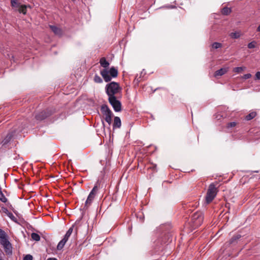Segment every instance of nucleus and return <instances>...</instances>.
<instances>
[{
  "label": "nucleus",
  "instance_id": "473e14b6",
  "mask_svg": "<svg viewBox=\"0 0 260 260\" xmlns=\"http://www.w3.org/2000/svg\"><path fill=\"white\" fill-rule=\"evenodd\" d=\"M237 124V123L236 122H230L228 124V126L227 127L228 128L229 127H235Z\"/></svg>",
  "mask_w": 260,
  "mask_h": 260
},
{
  "label": "nucleus",
  "instance_id": "bb28decb",
  "mask_svg": "<svg viewBox=\"0 0 260 260\" xmlns=\"http://www.w3.org/2000/svg\"><path fill=\"white\" fill-rule=\"evenodd\" d=\"M93 80L95 83H101L103 82L102 79L97 74L95 75Z\"/></svg>",
  "mask_w": 260,
  "mask_h": 260
},
{
  "label": "nucleus",
  "instance_id": "b1692460",
  "mask_svg": "<svg viewBox=\"0 0 260 260\" xmlns=\"http://www.w3.org/2000/svg\"><path fill=\"white\" fill-rule=\"evenodd\" d=\"M0 201L3 203L7 202V199L3 193L1 187H0Z\"/></svg>",
  "mask_w": 260,
  "mask_h": 260
},
{
  "label": "nucleus",
  "instance_id": "2f4dec72",
  "mask_svg": "<svg viewBox=\"0 0 260 260\" xmlns=\"http://www.w3.org/2000/svg\"><path fill=\"white\" fill-rule=\"evenodd\" d=\"M32 259H33V257L30 254H27L23 258V260H32Z\"/></svg>",
  "mask_w": 260,
  "mask_h": 260
},
{
  "label": "nucleus",
  "instance_id": "a878e982",
  "mask_svg": "<svg viewBox=\"0 0 260 260\" xmlns=\"http://www.w3.org/2000/svg\"><path fill=\"white\" fill-rule=\"evenodd\" d=\"M11 4L13 8H16L17 9L20 5V4L18 3L17 0H11Z\"/></svg>",
  "mask_w": 260,
  "mask_h": 260
},
{
  "label": "nucleus",
  "instance_id": "f03ea898",
  "mask_svg": "<svg viewBox=\"0 0 260 260\" xmlns=\"http://www.w3.org/2000/svg\"><path fill=\"white\" fill-rule=\"evenodd\" d=\"M100 74L105 82H108L111 80L112 78H116L118 76V70L114 67H112L109 71L107 69H103L100 72Z\"/></svg>",
  "mask_w": 260,
  "mask_h": 260
},
{
  "label": "nucleus",
  "instance_id": "7ed1b4c3",
  "mask_svg": "<svg viewBox=\"0 0 260 260\" xmlns=\"http://www.w3.org/2000/svg\"><path fill=\"white\" fill-rule=\"evenodd\" d=\"M217 192V190L215 184L213 183L210 184L206 196V202L207 204H209L213 201L216 196Z\"/></svg>",
  "mask_w": 260,
  "mask_h": 260
},
{
  "label": "nucleus",
  "instance_id": "ea45409f",
  "mask_svg": "<svg viewBox=\"0 0 260 260\" xmlns=\"http://www.w3.org/2000/svg\"><path fill=\"white\" fill-rule=\"evenodd\" d=\"M77 231H78V229H77V228L76 227V229H75V232H76V234H77Z\"/></svg>",
  "mask_w": 260,
  "mask_h": 260
},
{
  "label": "nucleus",
  "instance_id": "c756f323",
  "mask_svg": "<svg viewBox=\"0 0 260 260\" xmlns=\"http://www.w3.org/2000/svg\"><path fill=\"white\" fill-rule=\"evenodd\" d=\"M245 69V67H236L234 68L233 71L236 73H240Z\"/></svg>",
  "mask_w": 260,
  "mask_h": 260
},
{
  "label": "nucleus",
  "instance_id": "2eb2a0df",
  "mask_svg": "<svg viewBox=\"0 0 260 260\" xmlns=\"http://www.w3.org/2000/svg\"><path fill=\"white\" fill-rule=\"evenodd\" d=\"M50 28L51 30L55 34L58 36H61L62 35V30L60 28L56 27L54 25H49Z\"/></svg>",
  "mask_w": 260,
  "mask_h": 260
},
{
  "label": "nucleus",
  "instance_id": "423d86ee",
  "mask_svg": "<svg viewBox=\"0 0 260 260\" xmlns=\"http://www.w3.org/2000/svg\"><path fill=\"white\" fill-rule=\"evenodd\" d=\"M98 190V187L96 184H95L90 192L89 193L87 199L86 201H85L84 209H87L88 207L90 205L91 203L92 202V201L93 200L95 194L97 193V191Z\"/></svg>",
  "mask_w": 260,
  "mask_h": 260
},
{
  "label": "nucleus",
  "instance_id": "dca6fc26",
  "mask_svg": "<svg viewBox=\"0 0 260 260\" xmlns=\"http://www.w3.org/2000/svg\"><path fill=\"white\" fill-rule=\"evenodd\" d=\"M242 34L240 30L233 32L230 34V37L233 39H237L240 38Z\"/></svg>",
  "mask_w": 260,
  "mask_h": 260
},
{
  "label": "nucleus",
  "instance_id": "5701e85b",
  "mask_svg": "<svg viewBox=\"0 0 260 260\" xmlns=\"http://www.w3.org/2000/svg\"><path fill=\"white\" fill-rule=\"evenodd\" d=\"M256 112L255 111H252L245 117L246 120H250L254 118L256 115Z\"/></svg>",
  "mask_w": 260,
  "mask_h": 260
},
{
  "label": "nucleus",
  "instance_id": "7c9ffc66",
  "mask_svg": "<svg viewBox=\"0 0 260 260\" xmlns=\"http://www.w3.org/2000/svg\"><path fill=\"white\" fill-rule=\"evenodd\" d=\"M256 42L255 41H252L248 43L247 47L249 49H252L255 47Z\"/></svg>",
  "mask_w": 260,
  "mask_h": 260
},
{
  "label": "nucleus",
  "instance_id": "20e7f679",
  "mask_svg": "<svg viewBox=\"0 0 260 260\" xmlns=\"http://www.w3.org/2000/svg\"><path fill=\"white\" fill-rule=\"evenodd\" d=\"M55 109L53 108H48L45 110L42 111L38 113L36 115V119L38 121H42L47 118V117L51 116L54 113H55Z\"/></svg>",
  "mask_w": 260,
  "mask_h": 260
},
{
  "label": "nucleus",
  "instance_id": "412c9836",
  "mask_svg": "<svg viewBox=\"0 0 260 260\" xmlns=\"http://www.w3.org/2000/svg\"><path fill=\"white\" fill-rule=\"evenodd\" d=\"M18 11L20 13L26 14L27 12L26 6L25 5H20L18 8Z\"/></svg>",
  "mask_w": 260,
  "mask_h": 260
},
{
  "label": "nucleus",
  "instance_id": "9b49d317",
  "mask_svg": "<svg viewBox=\"0 0 260 260\" xmlns=\"http://www.w3.org/2000/svg\"><path fill=\"white\" fill-rule=\"evenodd\" d=\"M121 122L120 118L119 117L116 116L114 119V122L113 124V128H119L121 127Z\"/></svg>",
  "mask_w": 260,
  "mask_h": 260
},
{
  "label": "nucleus",
  "instance_id": "aec40b11",
  "mask_svg": "<svg viewBox=\"0 0 260 260\" xmlns=\"http://www.w3.org/2000/svg\"><path fill=\"white\" fill-rule=\"evenodd\" d=\"M8 239V236L6 232L0 229V242Z\"/></svg>",
  "mask_w": 260,
  "mask_h": 260
},
{
  "label": "nucleus",
  "instance_id": "39448f33",
  "mask_svg": "<svg viewBox=\"0 0 260 260\" xmlns=\"http://www.w3.org/2000/svg\"><path fill=\"white\" fill-rule=\"evenodd\" d=\"M101 111L105 116V121L110 125L112 122L113 113L107 105H103L101 108Z\"/></svg>",
  "mask_w": 260,
  "mask_h": 260
},
{
  "label": "nucleus",
  "instance_id": "6e6552de",
  "mask_svg": "<svg viewBox=\"0 0 260 260\" xmlns=\"http://www.w3.org/2000/svg\"><path fill=\"white\" fill-rule=\"evenodd\" d=\"M109 103L112 106L115 112H120L121 110V102L117 99L116 96H112L108 98Z\"/></svg>",
  "mask_w": 260,
  "mask_h": 260
},
{
  "label": "nucleus",
  "instance_id": "4468645a",
  "mask_svg": "<svg viewBox=\"0 0 260 260\" xmlns=\"http://www.w3.org/2000/svg\"><path fill=\"white\" fill-rule=\"evenodd\" d=\"M76 223L72 225L71 227L69 228V229L68 230V231L66 232V234L64 235L63 239H65L66 241H68L69 240V237H70L71 235L73 232L74 228L76 226Z\"/></svg>",
  "mask_w": 260,
  "mask_h": 260
},
{
  "label": "nucleus",
  "instance_id": "ddd939ff",
  "mask_svg": "<svg viewBox=\"0 0 260 260\" xmlns=\"http://www.w3.org/2000/svg\"><path fill=\"white\" fill-rule=\"evenodd\" d=\"M76 223L72 225L71 227L69 228V229L68 230V231L66 232V234L64 235L63 239H65L66 241H68L69 240V237H70L71 235L73 232L74 228L76 226Z\"/></svg>",
  "mask_w": 260,
  "mask_h": 260
},
{
  "label": "nucleus",
  "instance_id": "58836bf2",
  "mask_svg": "<svg viewBox=\"0 0 260 260\" xmlns=\"http://www.w3.org/2000/svg\"><path fill=\"white\" fill-rule=\"evenodd\" d=\"M26 9H27V8H31V6H30V5H26Z\"/></svg>",
  "mask_w": 260,
  "mask_h": 260
},
{
  "label": "nucleus",
  "instance_id": "cd10ccee",
  "mask_svg": "<svg viewBox=\"0 0 260 260\" xmlns=\"http://www.w3.org/2000/svg\"><path fill=\"white\" fill-rule=\"evenodd\" d=\"M231 12V9L228 8V7H224L222 10V13L223 15H227L229 14H230Z\"/></svg>",
  "mask_w": 260,
  "mask_h": 260
},
{
  "label": "nucleus",
  "instance_id": "f704fd0d",
  "mask_svg": "<svg viewBox=\"0 0 260 260\" xmlns=\"http://www.w3.org/2000/svg\"><path fill=\"white\" fill-rule=\"evenodd\" d=\"M255 79L260 80V72H257L256 73Z\"/></svg>",
  "mask_w": 260,
  "mask_h": 260
},
{
  "label": "nucleus",
  "instance_id": "f8f14e48",
  "mask_svg": "<svg viewBox=\"0 0 260 260\" xmlns=\"http://www.w3.org/2000/svg\"><path fill=\"white\" fill-rule=\"evenodd\" d=\"M241 238V235L237 234L234 236L229 241V244L235 245L238 243V240Z\"/></svg>",
  "mask_w": 260,
  "mask_h": 260
},
{
  "label": "nucleus",
  "instance_id": "c85d7f7f",
  "mask_svg": "<svg viewBox=\"0 0 260 260\" xmlns=\"http://www.w3.org/2000/svg\"><path fill=\"white\" fill-rule=\"evenodd\" d=\"M212 47L214 49H218L222 47V44L218 42H214L212 44Z\"/></svg>",
  "mask_w": 260,
  "mask_h": 260
},
{
  "label": "nucleus",
  "instance_id": "c9c22d12",
  "mask_svg": "<svg viewBox=\"0 0 260 260\" xmlns=\"http://www.w3.org/2000/svg\"><path fill=\"white\" fill-rule=\"evenodd\" d=\"M47 260H57L56 258L53 257V258H48Z\"/></svg>",
  "mask_w": 260,
  "mask_h": 260
},
{
  "label": "nucleus",
  "instance_id": "4be33fe9",
  "mask_svg": "<svg viewBox=\"0 0 260 260\" xmlns=\"http://www.w3.org/2000/svg\"><path fill=\"white\" fill-rule=\"evenodd\" d=\"M67 241L65 240V239H62L57 244V249L58 250H61L63 248L65 244Z\"/></svg>",
  "mask_w": 260,
  "mask_h": 260
},
{
  "label": "nucleus",
  "instance_id": "f257e3e1",
  "mask_svg": "<svg viewBox=\"0 0 260 260\" xmlns=\"http://www.w3.org/2000/svg\"><path fill=\"white\" fill-rule=\"evenodd\" d=\"M105 91L108 98L116 96V95L121 91V88L118 83L111 82L106 85Z\"/></svg>",
  "mask_w": 260,
  "mask_h": 260
},
{
  "label": "nucleus",
  "instance_id": "e433bc0d",
  "mask_svg": "<svg viewBox=\"0 0 260 260\" xmlns=\"http://www.w3.org/2000/svg\"><path fill=\"white\" fill-rule=\"evenodd\" d=\"M17 157H18V159H20L21 160H22V158L20 157L19 155L17 156H16L15 157H14V159H15L17 158Z\"/></svg>",
  "mask_w": 260,
  "mask_h": 260
},
{
  "label": "nucleus",
  "instance_id": "393cba45",
  "mask_svg": "<svg viewBox=\"0 0 260 260\" xmlns=\"http://www.w3.org/2000/svg\"><path fill=\"white\" fill-rule=\"evenodd\" d=\"M31 237L32 239V240L36 241H39L40 240V236L37 233H32L31 234Z\"/></svg>",
  "mask_w": 260,
  "mask_h": 260
},
{
  "label": "nucleus",
  "instance_id": "6ab92c4d",
  "mask_svg": "<svg viewBox=\"0 0 260 260\" xmlns=\"http://www.w3.org/2000/svg\"><path fill=\"white\" fill-rule=\"evenodd\" d=\"M12 137L13 135L12 134H8L2 142L3 145H5L8 144L11 141Z\"/></svg>",
  "mask_w": 260,
  "mask_h": 260
},
{
  "label": "nucleus",
  "instance_id": "72a5a7b5",
  "mask_svg": "<svg viewBox=\"0 0 260 260\" xmlns=\"http://www.w3.org/2000/svg\"><path fill=\"white\" fill-rule=\"evenodd\" d=\"M251 77V75L250 74H246L244 75L243 76V78L244 79H248Z\"/></svg>",
  "mask_w": 260,
  "mask_h": 260
},
{
  "label": "nucleus",
  "instance_id": "4c0bfd02",
  "mask_svg": "<svg viewBox=\"0 0 260 260\" xmlns=\"http://www.w3.org/2000/svg\"><path fill=\"white\" fill-rule=\"evenodd\" d=\"M257 31H260V25L257 28Z\"/></svg>",
  "mask_w": 260,
  "mask_h": 260
},
{
  "label": "nucleus",
  "instance_id": "9d476101",
  "mask_svg": "<svg viewBox=\"0 0 260 260\" xmlns=\"http://www.w3.org/2000/svg\"><path fill=\"white\" fill-rule=\"evenodd\" d=\"M1 211L3 213H5L13 221L17 222V218L15 217L12 213L10 212L6 208L2 207L1 208Z\"/></svg>",
  "mask_w": 260,
  "mask_h": 260
},
{
  "label": "nucleus",
  "instance_id": "f3484780",
  "mask_svg": "<svg viewBox=\"0 0 260 260\" xmlns=\"http://www.w3.org/2000/svg\"><path fill=\"white\" fill-rule=\"evenodd\" d=\"M100 63L101 66L106 69H107V68H108L109 66V62L106 60V59L105 57H102L100 59Z\"/></svg>",
  "mask_w": 260,
  "mask_h": 260
},
{
  "label": "nucleus",
  "instance_id": "a211bd4d",
  "mask_svg": "<svg viewBox=\"0 0 260 260\" xmlns=\"http://www.w3.org/2000/svg\"><path fill=\"white\" fill-rule=\"evenodd\" d=\"M226 72H227V70L226 69L221 68L220 69L216 71L215 72L214 76H215V77L221 76L224 75V74H225L226 73Z\"/></svg>",
  "mask_w": 260,
  "mask_h": 260
},
{
  "label": "nucleus",
  "instance_id": "1a4fd4ad",
  "mask_svg": "<svg viewBox=\"0 0 260 260\" xmlns=\"http://www.w3.org/2000/svg\"><path fill=\"white\" fill-rule=\"evenodd\" d=\"M1 244L3 246L5 252L8 255H11L12 254V246L9 241V239H7L3 241H1Z\"/></svg>",
  "mask_w": 260,
  "mask_h": 260
},
{
  "label": "nucleus",
  "instance_id": "0eeeda50",
  "mask_svg": "<svg viewBox=\"0 0 260 260\" xmlns=\"http://www.w3.org/2000/svg\"><path fill=\"white\" fill-rule=\"evenodd\" d=\"M203 214L201 211H197L192 216V220L196 226H199L202 224L203 221Z\"/></svg>",
  "mask_w": 260,
  "mask_h": 260
}]
</instances>
